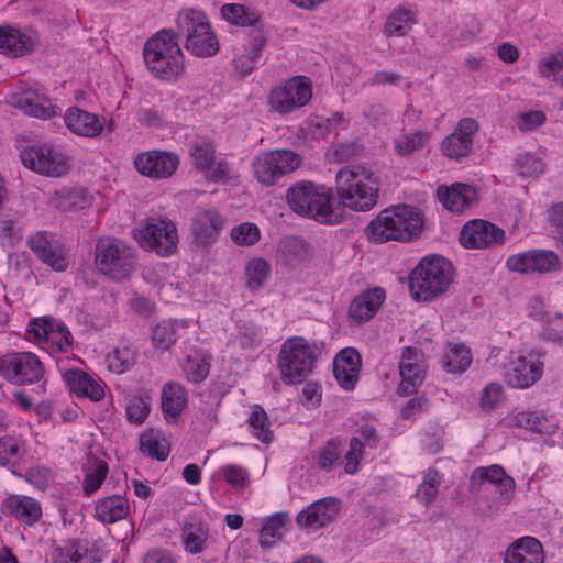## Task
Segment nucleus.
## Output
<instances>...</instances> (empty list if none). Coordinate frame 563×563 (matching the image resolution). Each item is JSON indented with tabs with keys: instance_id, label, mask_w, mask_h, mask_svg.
I'll use <instances>...</instances> for the list:
<instances>
[{
	"instance_id": "1",
	"label": "nucleus",
	"mask_w": 563,
	"mask_h": 563,
	"mask_svg": "<svg viewBox=\"0 0 563 563\" xmlns=\"http://www.w3.org/2000/svg\"><path fill=\"white\" fill-rule=\"evenodd\" d=\"M422 225V214L416 208L399 205L380 211L366 227L365 233L374 243L406 242L417 236Z\"/></svg>"
},
{
	"instance_id": "2",
	"label": "nucleus",
	"mask_w": 563,
	"mask_h": 563,
	"mask_svg": "<svg viewBox=\"0 0 563 563\" xmlns=\"http://www.w3.org/2000/svg\"><path fill=\"white\" fill-rule=\"evenodd\" d=\"M286 199L289 208L298 216L323 224H335L342 219L334 208L335 199L331 190L313 181H297L287 189Z\"/></svg>"
},
{
	"instance_id": "3",
	"label": "nucleus",
	"mask_w": 563,
	"mask_h": 563,
	"mask_svg": "<svg viewBox=\"0 0 563 563\" xmlns=\"http://www.w3.org/2000/svg\"><path fill=\"white\" fill-rule=\"evenodd\" d=\"M148 71L162 80H176L185 69L184 54L174 31L163 29L150 37L143 48Z\"/></svg>"
},
{
	"instance_id": "4",
	"label": "nucleus",
	"mask_w": 563,
	"mask_h": 563,
	"mask_svg": "<svg viewBox=\"0 0 563 563\" xmlns=\"http://www.w3.org/2000/svg\"><path fill=\"white\" fill-rule=\"evenodd\" d=\"M335 188L341 203L355 211H368L378 200V181L363 166H346L336 173Z\"/></svg>"
},
{
	"instance_id": "5",
	"label": "nucleus",
	"mask_w": 563,
	"mask_h": 563,
	"mask_svg": "<svg viewBox=\"0 0 563 563\" xmlns=\"http://www.w3.org/2000/svg\"><path fill=\"white\" fill-rule=\"evenodd\" d=\"M453 280L452 264L440 255L427 256L412 269L409 290L417 301H431L444 294Z\"/></svg>"
},
{
	"instance_id": "6",
	"label": "nucleus",
	"mask_w": 563,
	"mask_h": 563,
	"mask_svg": "<svg viewBox=\"0 0 563 563\" xmlns=\"http://www.w3.org/2000/svg\"><path fill=\"white\" fill-rule=\"evenodd\" d=\"M317 344L301 336L287 339L278 353V368L285 384L302 383L312 372L317 360Z\"/></svg>"
},
{
	"instance_id": "7",
	"label": "nucleus",
	"mask_w": 563,
	"mask_h": 563,
	"mask_svg": "<svg viewBox=\"0 0 563 563\" xmlns=\"http://www.w3.org/2000/svg\"><path fill=\"white\" fill-rule=\"evenodd\" d=\"M176 35L185 36V48L197 57H210L219 51L218 40L207 16L198 10L184 9L178 13Z\"/></svg>"
},
{
	"instance_id": "8",
	"label": "nucleus",
	"mask_w": 563,
	"mask_h": 563,
	"mask_svg": "<svg viewBox=\"0 0 563 563\" xmlns=\"http://www.w3.org/2000/svg\"><path fill=\"white\" fill-rule=\"evenodd\" d=\"M95 264L97 269L112 280L128 279L136 267V255L124 242L104 236L96 244Z\"/></svg>"
},
{
	"instance_id": "9",
	"label": "nucleus",
	"mask_w": 563,
	"mask_h": 563,
	"mask_svg": "<svg viewBox=\"0 0 563 563\" xmlns=\"http://www.w3.org/2000/svg\"><path fill=\"white\" fill-rule=\"evenodd\" d=\"M301 163V156L291 150H273L255 156L252 169L255 179L261 185L269 187L295 172Z\"/></svg>"
},
{
	"instance_id": "10",
	"label": "nucleus",
	"mask_w": 563,
	"mask_h": 563,
	"mask_svg": "<svg viewBox=\"0 0 563 563\" xmlns=\"http://www.w3.org/2000/svg\"><path fill=\"white\" fill-rule=\"evenodd\" d=\"M20 158L24 167L47 177H62L70 170L67 153L53 144H41L24 148Z\"/></svg>"
},
{
	"instance_id": "11",
	"label": "nucleus",
	"mask_w": 563,
	"mask_h": 563,
	"mask_svg": "<svg viewBox=\"0 0 563 563\" xmlns=\"http://www.w3.org/2000/svg\"><path fill=\"white\" fill-rule=\"evenodd\" d=\"M135 236L144 249L155 251L161 256H168L177 250L176 225L165 218L146 219Z\"/></svg>"
},
{
	"instance_id": "12",
	"label": "nucleus",
	"mask_w": 563,
	"mask_h": 563,
	"mask_svg": "<svg viewBox=\"0 0 563 563\" xmlns=\"http://www.w3.org/2000/svg\"><path fill=\"white\" fill-rule=\"evenodd\" d=\"M44 366L31 352L13 353L0 357V375L15 385L38 383L44 377Z\"/></svg>"
},
{
	"instance_id": "13",
	"label": "nucleus",
	"mask_w": 563,
	"mask_h": 563,
	"mask_svg": "<svg viewBox=\"0 0 563 563\" xmlns=\"http://www.w3.org/2000/svg\"><path fill=\"white\" fill-rule=\"evenodd\" d=\"M312 96L310 81L305 77H294L284 86L274 88L268 97L272 109L287 114L306 106Z\"/></svg>"
},
{
	"instance_id": "14",
	"label": "nucleus",
	"mask_w": 563,
	"mask_h": 563,
	"mask_svg": "<svg viewBox=\"0 0 563 563\" xmlns=\"http://www.w3.org/2000/svg\"><path fill=\"white\" fill-rule=\"evenodd\" d=\"M479 130L478 122L473 118H463L457 121L454 130L441 143L444 156L459 161L468 156L473 150L474 136Z\"/></svg>"
},
{
	"instance_id": "15",
	"label": "nucleus",
	"mask_w": 563,
	"mask_h": 563,
	"mask_svg": "<svg viewBox=\"0 0 563 563\" xmlns=\"http://www.w3.org/2000/svg\"><path fill=\"white\" fill-rule=\"evenodd\" d=\"M505 232L495 224L475 219L468 221L460 232V242L466 249H489L501 245Z\"/></svg>"
},
{
	"instance_id": "16",
	"label": "nucleus",
	"mask_w": 563,
	"mask_h": 563,
	"mask_svg": "<svg viewBox=\"0 0 563 563\" xmlns=\"http://www.w3.org/2000/svg\"><path fill=\"white\" fill-rule=\"evenodd\" d=\"M507 267L519 273H550L560 268V260L552 251L532 250L507 258Z\"/></svg>"
},
{
	"instance_id": "17",
	"label": "nucleus",
	"mask_w": 563,
	"mask_h": 563,
	"mask_svg": "<svg viewBox=\"0 0 563 563\" xmlns=\"http://www.w3.org/2000/svg\"><path fill=\"white\" fill-rule=\"evenodd\" d=\"M426 364L423 355L416 349L405 347L399 363L401 383L398 386L400 396H408L416 393L426 378Z\"/></svg>"
},
{
	"instance_id": "18",
	"label": "nucleus",
	"mask_w": 563,
	"mask_h": 563,
	"mask_svg": "<svg viewBox=\"0 0 563 563\" xmlns=\"http://www.w3.org/2000/svg\"><path fill=\"white\" fill-rule=\"evenodd\" d=\"M485 483L494 484L499 493L501 501L509 503L515 495V481L507 475L505 470L497 464L488 467H476L470 478L472 492H479Z\"/></svg>"
},
{
	"instance_id": "19",
	"label": "nucleus",
	"mask_w": 563,
	"mask_h": 563,
	"mask_svg": "<svg viewBox=\"0 0 563 563\" xmlns=\"http://www.w3.org/2000/svg\"><path fill=\"white\" fill-rule=\"evenodd\" d=\"M179 164L178 157L173 153L150 151L142 153L134 159L136 170L151 178L170 177Z\"/></svg>"
},
{
	"instance_id": "20",
	"label": "nucleus",
	"mask_w": 563,
	"mask_h": 563,
	"mask_svg": "<svg viewBox=\"0 0 563 563\" xmlns=\"http://www.w3.org/2000/svg\"><path fill=\"white\" fill-rule=\"evenodd\" d=\"M224 225L223 217L216 209L198 211L191 222V235L198 246H210L218 240Z\"/></svg>"
},
{
	"instance_id": "21",
	"label": "nucleus",
	"mask_w": 563,
	"mask_h": 563,
	"mask_svg": "<svg viewBox=\"0 0 563 563\" xmlns=\"http://www.w3.org/2000/svg\"><path fill=\"white\" fill-rule=\"evenodd\" d=\"M336 504L338 499L334 497L321 498L301 510L296 522L301 529L318 530L334 519L338 512Z\"/></svg>"
},
{
	"instance_id": "22",
	"label": "nucleus",
	"mask_w": 563,
	"mask_h": 563,
	"mask_svg": "<svg viewBox=\"0 0 563 563\" xmlns=\"http://www.w3.org/2000/svg\"><path fill=\"white\" fill-rule=\"evenodd\" d=\"M361 355L353 349L342 350L333 361V374L338 384L345 390L354 389L361 371Z\"/></svg>"
},
{
	"instance_id": "23",
	"label": "nucleus",
	"mask_w": 563,
	"mask_h": 563,
	"mask_svg": "<svg viewBox=\"0 0 563 563\" xmlns=\"http://www.w3.org/2000/svg\"><path fill=\"white\" fill-rule=\"evenodd\" d=\"M101 560L100 548L78 540L67 541L56 548L53 554L54 563H99Z\"/></svg>"
},
{
	"instance_id": "24",
	"label": "nucleus",
	"mask_w": 563,
	"mask_h": 563,
	"mask_svg": "<svg viewBox=\"0 0 563 563\" xmlns=\"http://www.w3.org/2000/svg\"><path fill=\"white\" fill-rule=\"evenodd\" d=\"M63 380L77 397L100 401L104 397L102 384L79 368L68 369L63 374Z\"/></svg>"
},
{
	"instance_id": "25",
	"label": "nucleus",
	"mask_w": 563,
	"mask_h": 563,
	"mask_svg": "<svg viewBox=\"0 0 563 563\" xmlns=\"http://www.w3.org/2000/svg\"><path fill=\"white\" fill-rule=\"evenodd\" d=\"M437 195L443 207L455 213L463 212L477 200L475 187L462 183L451 187L439 186Z\"/></svg>"
},
{
	"instance_id": "26",
	"label": "nucleus",
	"mask_w": 563,
	"mask_h": 563,
	"mask_svg": "<svg viewBox=\"0 0 563 563\" xmlns=\"http://www.w3.org/2000/svg\"><path fill=\"white\" fill-rule=\"evenodd\" d=\"M2 507L7 515L27 526H33L42 518L40 501L30 496L10 495L3 500Z\"/></svg>"
},
{
	"instance_id": "27",
	"label": "nucleus",
	"mask_w": 563,
	"mask_h": 563,
	"mask_svg": "<svg viewBox=\"0 0 563 563\" xmlns=\"http://www.w3.org/2000/svg\"><path fill=\"white\" fill-rule=\"evenodd\" d=\"M385 300V290L375 287L356 296L349 308V317L357 324L371 320Z\"/></svg>"
},
{
	"instance_id": "28",
	"label": "nucleus",
	"mask_w": 563,
	"mask_h": 563,
	"mask_svg": "<svg viewBox=\"0 0 563 563\" xmlns=\"http://www.w3.org/2000/svg\"><path fill=\"white\" fill-rule=\"evenodd\" d=\"M504 563H544L541 542L533 537H522L506 550Z\"/></svg>"
},
{
	"instance_id": "29",
	"label": "nucleus",
	"mask_w": 563,
	"mask_h": 563,
	"mask_svg": "<svg viewBox=\"0 0 563 563\" xmlns=\"http://www.w3.org/2000/svg\"><path fill=\"white\" fill-rule=\"evenodd\" d=\"M64 121L70 132L84 137H96L103 130L98 115L78 107H70L64 115Z\"/></svg>"
},
{
	"instance_id": "30",
	"label": "nucleus",
	"mask_w": 563,
	"mask_h": 563,
	"mask_svg": "<svg viewBox=\"0 0 563 563\" xmlns=\"http://www.w3.org/2000/svg\"><path fill=\"white\" fill-rule=\"evenodd\" d=\"M11 103L21 109L25 114L38 119H51L56 114L51 100L37 90L27 89L13 97Z\"/></svg>"
},
{
	"instance_id": "31",
	"label": "nucleus",
	"mask_w": 563,
	"mask_h": 563,
	"mask_svg": "<svg viewBox=\"0 0 563 563\" xmlns=\"http://www.w3.org/2000/svg\"><path fill=\"white\" fill-rule=\"evenodd\" d=\"M11 103L21 109L25 114L38 119H51L56 114L51 100L37 90L27 89L13 97Z\"/></svg>"
},
{
	"instance_id": "32",
	"label": "nucleus",
	"mask_w": 563,
	"mask_h": 563,
	"mask_svg": "<svg viewBox=\"0 0 563 563\" xmlns=\"http://www.w3.org/2000/svg\"><path fill=\"white\" fill-rule=\"evenodd\" d=\"M33 38L18 29L0 26V53L19 57L34 51Z\"/></svg>"
},
{
	"instance_id": "33",
	"label": "nucleus",
	"mask_w": 563,
	"mask_h": 563,
	"mask_svg": "<svg viewBox=\"0 0 563 563\" xmlns=\"http://www.w3.org/2000/svg\"><path fill=\"white\" fill-rule=\"evenodd\" d=\"M542 375V365L519 357L514 362L512 367L506 375L508 385L517 388H527L540 379Z\"/></svg>"
},
{
	"instance_id": "34",
	"label": "nucleus",
	"mask_w": 563,
	"mask_h": 563,
	"mask_svg": "<svg viewBox=\"0 0 563 563\" xmlns=\"http://www.w3.org/2000/svg\"><path fill=\"white\" fill-rule=\"evenodd\" d=\"M130 511V505L125 497L112 495L97 501L95 507L96 518L103 523H114L124 519Z\"/></svg>"
},
{
	"instance_id": "35",
	"label": "nucleus",
	"mask_w": 563,
	"mask_h": 563,
	"mask_svg": "<svg viewBox=\"0 0 563 563\" xmlns=\"http://www.w3.org/2000/svg\"><path fill=\"white\" fill-rule=\"evenodd\" d=\"M27 244L34 254L53 269L63 272L68 263L62 251L54 249L51 242L42 233H37L27 240Z\"/></svg>"
},
{
	"instance_id": "36",
	"label": "nucleus",
	"mask_w": 563,
	"mask_h": 563,
	"mask_svg": "<svg viewBox=\"0 0 563 563\" xmlns=\"http://www.w3.org/2000/svg\"><path fill=\"white\" fill-rule=\"evenodd\" d=\"M266 44V36L262 27L251 29L250 31V48L249 53L236 55L233 63L236 70L242 76L251 74L255 64L261 55L262 49Z\"/></svg>"
},
{
	"instance_id": "37",
	"label": "nucleus",
	"mask_w": 563,
	"mask_h": 563,
	"mask_svg": "<svg viewBox=\"0 0 563 563\" xmlns=\"http://www.w3.org/2000/svg\"><path fill=\"white\" fill-rule=\"evenodd\" d=\"M187 405L186 390L176 383H167L162 390V409L166 417L177 418Z\"/></svg>"
},
{
	"instance_id": "38",
	"label": "nucleus",
	"mask_w": 563,
	"mask_h": 563,
	"mask_svg": "<svg viewBox=\"0 0 563 563\" xmlns=\"http://www.w3.org/2000/svg\"><path fill=\"white\" fill-rule=\"evenodd\" d=\"M211 356L201 352L188 355L183 364V372L187 379L194 384L203 382L210 373Z\"/></svg>"
},
{
	"instance_id": "39",
	"label": "nucleus",
	"mask_w": 563,
	"mask_h": 563,
	"mask_svg": "<svg viewBox=\"0 0 563 563\" xmlns=\"http://www.w3.org/2000/svg\"><path fill=\"white\" fill-rule=\"evenodd\" d=\"M287 519L286 512H278L266 520L260 532L262 548H272L283 538Z\"/></svg>"
},
{
	"instance_id": "40",
	"label": "nucleus",
	"mask_w": 563,
	"mask_h": 563,
	"mask_svg": "<svg viewBox=\"0 0 563 563\" xmlns=\"http://www.w3.org/2000/svg\"><path fill=\"white\" fill-rule=\"evenodd\" d=\"M189 155L197 169L207 170L214 162L216 147L207 139H196L189 144Z\"/></svg>"
},
{
	"instance_id": "41",
	"label": "nucleus",
	"mask_w": 563,
	"mask_h": 563,
	"mask_svg": "<svg viewBox=\"0 0 563 563\" xmlns=\"http://www.w3.org/2000/svg\"><path fill=\"white\" fill-rule=\"evenodd\" d=\"M222 18L232 25L261 27L258 16L249 8L238 3H227L221 8Z\"/></svg>"
},
{
	"instance_id": "42",
	"label": "nucleus",
	"mask_w": 563,
	"mask_h": 563,
	"mask_svg": "<svg viewBox=\"0 0 563 563\" xmlns=\"http://www.w3.org/2000/svg\"><path fill=\"white\" fill-rule=\"evenodd\" d=\"M471 351L463 344H453L443 356V364L446 372L462 374L471 365Z\"/></svg>"
},
{
	"instance_id": "43",
	"label": "nucleus",
	"mask_w": 563,
	"mask_h": 563,
	"mask_svg": "<svg viewBox=\"0 0 563 563\" xmlns=\"http://www.w3.org/2000/svg\"><path fill=\"white\" fill-rule=\"evenodd\" d=\"M415 24V16L411 11L405 8H397L393 11L385 24V32L388 36H404Z\"/></svg>"
},
{
	"instance_id": "44",
	"label": "nucleus",
	"mask_w": 563,
	"mask_h": 563,
	"mask_svg": "<svg viewBox=\"0 0 563 563\" xmlns=\"http://www.w3.org/2000/svg\"><path fill=\"white\" fill-rule=\"evenodd\" d=\"M271 272V266L264 258H253L245 266L246 286L256 291L264 286Z\"/></svg>"
},
{
	"instance_id": "45",
	"label": "nucleus",
	"mask_w": 563,
	"mask_h": 563,
	"mask_svg": "<svg viewBox=\"0 0 563 563\" xmlns=\"http://www.w3.org/2000/svg\"><path fill=\"white\" fill-rule=\"evenodd\" d=\"M177 323L165 320L156 324L152 331V341L155 349L168 350L177 340Z\"/></svg>"
},
{
	"instance_id": "46",
	"label": "nucleus",
	"mask_w": 563,
	"mask_h": 563,
	"mask_svg": "<svg viewBox=\"0 0 563 563\" xmlns=\"http://www.w3.org/2000/svg\"><path fill=\"white\" fill-rule=\"evenodd\" d=\"M343 444L339 439H331L321 448L317 456V466L322 471H331L340 460Z\"/></svg>"
},
{
	"instance_id": "47",
	"label": "nucleus",
	"mask_w": 563,
	"mask_h": 563,
	"mask_svg": "<svg viewBox=\"0 0 563 563\" xmlns=\"http://www.w3.org/2000/svg\"><path fill=\"white\" fill-rule=\"evenodd\" d=\"M183 542L190 553H200L207 541V531L198 523H187L183 528Z\"/></svg>"
},
{
	"instance_id": "48",
	"label": "nucleus",
	"mask_w": 563,
	"mask_h": 563,
	"mask_svg": "<svg viewBox=\"0 0 563 563\" xmlns=\"http://www.w3.org/2000/svg\"><path fill=\"white\" fill-rule=\"evenodd\" d=\"M135 363V354L130 347L114 349L107 356V364L110 372L122 374Z\"/></svg>"
},
{
	"instance_id": "49",
	"label": "nucleus",
	"mask_w": 563,
	"mask_h": 563,
	"mask_svg": "<svg viewBox=\"0 0 563 563\" xmlns=\"http://www.w3.org/2000/svg\"><path fill=\"white\" fill-rule=\"evenodd\" d=\"M430 140V134L423 131H417L406 134L402 139L395 141V151L401 156H408L416 151L421 150Z\"/></svg>"
},
{
	"instance_id": "50",
	"label": "nucleus",
	"mask_w": 563,
	"mask_h": 563,
	"mask_svg": "<svg viewBox=\"0 0 563 563\" xmlns=\"http://www.w3.org/2000/svg\"><path fill=\"white\" fill-rule=\"evenodd\" d=\"M23 441L16 437L0 438V465L14 464L23 456Z\"/></svg>"
},
{
	"instance_id": "51",
	"label": "nucleus",
	"mask_w": 563,
	"mask_h": 563,
	"mask_svg": "<svg viewBox=\"0 0 563 563\" xmlns=\"http://www.w3.org/2000/svg\"><path fill=\"white\" fill-rule=\"evenodd\" d=\"M253 434L262 442L269 443L273 440V432L269 430L267 413L261 406H255L249 418Z\"/></svg>"
},
{
	"instance_id": "52",
	"label": "nucleus",
	"mask_w": 563,
	"mask_h": 563,
	"mask_svg": "<svg viewBox=\"0 0 563 563\" xmlns=\"http://www.w3.org/2000/svg\"><path fill=\"white\" fill-rule=\"evenodd\" d=\"M343 117L340 113H334L330 118L324 117H312L307 122L308 132L312 135V137H325L328 134L333 132L335 128L342 123Z\"/></svg>"
},
{
	"instance_id": "53",
	"label": "nucleus",
	"mask_w": 563,
	"mask_h": 563,
	"mask_svg": "<svg viewBox=\"0 0 563 563\" xmlns=\"http://www.w3.org/2000/svg\"><path fill=\"white\" fill-rule=\"evenodd\" d=\"M441 483V476L438 471L429 470L424 475L423 482L419 485L416 496L423 504L432 503L438 496V488Z\"/></svg>"
},
{
	"instance_id": "54",
	"label": "nucleus",
	"mask_w": 563,
	"mask_h": 563,
	"mask_svg": "<svg viewBox=\"0 0 563 563\" xmlns=\"http://www.w3.org/2000/svg\"><path fill=\"white\" fill-rule=\"evenodd\" d=\"M515 168L523 177H534L544 172V163L533 154L522 153L516 158Z\"/></svg>"
},
{
	"instance_id": "55",
	"label": "nucleus",
	"mask_w": 563,
	"mask_h": 563,
	"mask_svg": "<svg viewBox=\"0 0 563 563\" xmlns=\"http://www.w3.org/2000/svg\"><path fill=\"white\" fill-rule=\"evenodd\" d=\"M108 474V464L102 460H95L91 471H87L84 479V490L90 495L98 490Z\"/></svg>"
},
{
	"instance_id": "56",
	"label": "nucleus",
	"mask_w": 563,
	"mask_h": 563,
	"mask_svg": "<svg viewBox=\"0 0 563 563\" xmlns=\"http://www.w3.org/2000/svg\"><path fill=\"white\" fill-rule=\"evenodd\" d=\"M151 410V399L144 395H137L130 399L126 407V417L131 422L142 423Z\"/></svg>"
},
{
	"instance_id": "57",
	"label": "nucleus",
	"mask_w": 563,
	"mask_h": 563,
	"mask_svg": "<svg viewBox=\"0 0 563 563\" xmlns=\"http://www.w3.org/2000/svg\"><path fill=\"white\" fill-rule=\"evenodd\" d=\"M361 152V146L356 142H342L332 144L327 156L330 162L344 163L355 157Z\"/></svg>"
},
{
	"instance_id": "58",
	"label": "nucleus",
	"mask_w": 563,
	"mask_h": 563,
	"mask_svg": "<svg viewBox=\"0 0 563 563\" xmlns=\"http://www.w3.org/2000/svg\"><path fill=\"white\" fill-rule=\"evenodd\" d=\"M231 238L239 245L250 246L260 240V230L254 223L243 222L233 227Z\"/></svg>"
},
{
	"instance_id": "59",
	"label": "nucleus",
	"mask_w": 563,
	"mask_h": 563,
	"mask_svg": "<svg viewBox=\"0 0 563 563\" xmlns=\"http://www.w3.org/2000/svg\"><path fill=\"white\" fill-rule=\"evenodd\" d=\"M89 205V199L84 190H69L62 194L57 199V208L67 211L84 209Z\"/></svg>"
},
{
	"instance_id": "60",
	"label": "nucleus",
	"mask_w": 563,
	"mask_h": 563,
	"mask_svg": "<svg viewBox=\"0 0 563 563\" xmlns=\"http://www.w3.org/2000/svg\"><path fill=\"white\" fill-rule=\"evenodd\" d=\"M140 449L143 453L157 461H165L169 454L168 446L162 444L158 439L151 434H143L140 438Z\"/></svg>"
},
{
	"instance_id": "61",
	"label": "nucleus",
	"mask_w": 563,
	"mask_h": 563,
	"mask_svg": "<svg viewBox=\"0 0 563 563\" xmlns=\"http://www.w3.org/2000/svg\"><path fill=\"white\" fill-rule=\"evenodd\" d=\"M503 399V386L498 383L487 384L481 395L479 406L485 412H490L500 404Z\"/></svg>"
},
{
	"instance_id": "62",
	"label": "nucleus",
	"mask_w": 563,
	"mask_h": 563,
	"mask_svg": "<svg viewBox=\"0 0 563 563\" xmlns=\"http://www.w3.org/2000/svg\"><path fill=\"white\" fill-rule=\"evenodd\" d=\"M563 69V49L551 53L539 60L538 71L541 77L549 78Z\"/></svg>"
},
{
	"instance_id": "63",
	"label": "nucleus",
	"mask_w": 563,
	"mask_h": 563,
	"mask_svg": "<svg viewBox=\"0 0 563 563\" xmlns=\"http://www.w3.org/2000/svg\"><path fill=\"white\" fill-rule=\"evenodd\" d=\"M47 343L56 346L58 352H66L73 344L71 333L65 324L55 321Z\"/></svg>"
},
{
	"instance_id": "64",
	"label": "nucleus",
	"mask_w": 563,
	"mask_h": 563,
	"mask_svg": "<svg viewBox=\"0 0 563 563\" xmlns=\"http://www.w3.org/2000/svg\"><path fill=\"white\" fill-rule=\"evenodd\" d=\"M365 444L360 438L353 437L350 441V449L345 454V472L347 474H355L358 470L360 461L363 457Z\"/></svg>"
}]
</instances>
